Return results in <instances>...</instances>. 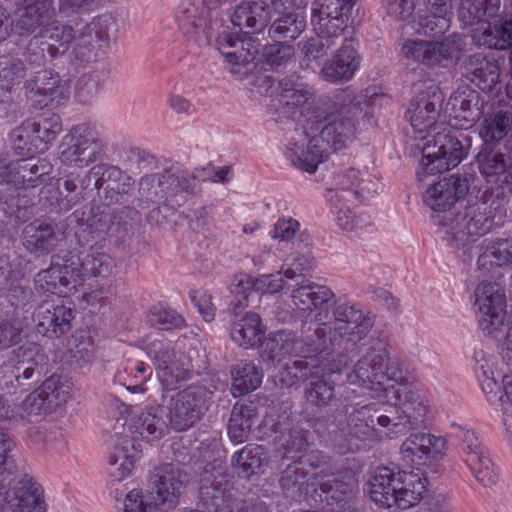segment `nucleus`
I'll return each instance as SVG.
<instances>
[{
    "label": "nucleus",
    "instance_id": "423d86ee",
    "mask_svg": "<svg viewBox=\"0 0 512 512\" xmlns=\"http://www.w3.org/2000/svg\"><path fill=\"white\" fill-rule=\"evenodd\" d=\"M366 329L367 326L357 328L356 331L350 330V333L344 332L341 343L337 340L344 348L338 350L337 347H331V350L325 351L327 355L324 353L318 355L317 351L309 356H299L300 358L291 364L287 363L277 376L278 383L282 388H290L314 375L316 373L315 369H321L324 373L341 372L359 355L362 349L361 338L364 336Z\"/></svg>",
    "mask_w": 512,
    "mask_h": 512
},
{
    "label": "nucleus",
    "instance_id": "603ef678",
    "mask_svg": "<svg viewBox=\"0 0 512 512\" xmlns=\"http://www.w3.org/2000/svg\"><path fill=\"white\" fill-rule=\"evenodd\" d=\"M232 394L238 397L256 390L262 383L263 371L252 361H241L231 370Z\"/></svg>",
    "mask_w": 512,
    "mask_h": 512
},
{
    "label": "nucleus",
    "instance_id": "a18cd8bd",
    "mask_svg": "<svg viewBox=\"0 0 512 512\" xmlns=\"http://www.w3.org/2000/svg\"><path fill=\"white\" fill-rule=\"evenodd\" d=\"M68 261H72V265L76 268L75 270L79 272V285L85 278H106L112 274L115 267L112 257L103 252H91L84 259L70 255L68 256Z\"/></svg>",
    "mask_w": 512,
    "mask_h": 512
},
{
    "label": "nucleus",
    "instance_id": "72a5a7b5",
    "mask_svg": "<svg viewBox=\"0 0 512 512\" xmlns=\"http://www.w3.org/2000/svg\"><path fill=\"white\" fill-rule=\"evenodd\" d=\"M72 261L67 258L62 259V263L52 262L50 267L38 272L34 278L35 285L38 290L44 293H57L58 286L73 287L79 285V272Z\"/></svg>",
    "mask_w": 512,
    "mask_h": 512
},
{
    "label": "nucleus",
    "instance_id": "2f4dec72",
    "mask_svg": "<svg viewBox=\"0 0 512 512\" xmlns=\"http://www.w3.org/2000/svg\"><path fill=\"white\" fill-rule=\"evenodd\" d=\"M321 490L331 512H356L354 496L357 481L354 477H335L323 482Z\"/></svg>",
    "mask_w": 512,
    "mask_h": 512
},
{
    "label": "nucleus",
    "instance_id": "4be33fe9",
    "mask_svg": "<svg viewBox=\"0 0 512 512\" xmlns=\"http://www.w3.org/2000/svg\"><path fill=\"white\" fill-rule=\"evenodd\" d=\"M327 156L326 146L322 145L316 134L308 130L302 131L286 152L287 159L294 167L308 173H314Z\"/></svg>",
    "mask_w": 512,
    "mask_h": 512
},
{
    "label": "nucleus",
    "instance_id": "5701e85b",
    "mask_svg": "<svg viewBox=\"0 0 512 512\" xmlns=\"http://www.w3.org/2000/svg\"><path fill=\"white\" fill-rule=\"evenodd\" d=\"M456 42L447 37L440 42L424 40H408L402 46L405 58L421 63L428 67L443 65L450 60L456 52Z\"/></svg>",
    "mask_w": 512,
    "mask_h": 512
},
{
    "label": "nucleus",
    "instance_id": "7c9ffc66",
    "mask_svg": "<svg viewBox=\"0 0 512 512\" xmlns=\"http://www.w3.org/2000/svg\"><path fill=\"white\" fill-rule=\"evenodd\" d=\"M361 58L354 47L343 44L331 59H326L321 69L322 78L330 83L351 80L359 69Z\"/></svg>",
    "mask_w": 512,
    "mask_h": 512
},
{
    "label": "nucleus",
    "instance_id": "e2e57ef3",
    "mask_svg": "<svg viewBox=\"0 0 512 512\" xmlns=\"http://www.w3.org/2000/svg\"><path fill=\"white\" fill-rule=\"evenodd\" d=\"M60 81L61 79L58 74L44 69L37 71L32 78L28 79L25 83V88L29 93L49 96L53 99L59 88Z\"/></svg>",
    "mask_w": 512,
    "mask_h": 512
},
{
    "label": "nucleus",
    "instance_id": "4d7b16f0",
    "mask_svg": "<svg viewBox=\"0 0 512 512\" xmlns=\"http://www.w3.org/2000/svg\"><path fill=\"white\" fill-rule=\"evenodd\" d=\"M512 129V113L507 111H499L485 117L480 129V136L483 144L501 143V140Z\"/></svg>",
    "mask_w": 512,
    "mask_h": 512
},
{
    "label": "nucleus",
    "instance_id": "6ab92c4d",
    "mask_svg": "<svg viewBox=\"0 0 512 512\" xmlns=\"http://www.w3.org/2000/svg\"><path fill=\"white\" fill-rule=\"evenodd\" d=\"M442 103V92L437 86L431 85L411 99L406 117L417 132H428L437 122Z\"/></svg>",
    "mask_w": 512,
    "mask_h": 512
},
{
    "label": "nucleus",
    "instance_id": "ddd939ff",
    "mask_svg": "<svg viewBox=\"0 0 512 512\" xmlns=\"http://www.w3.org/2000/svg\"><path fill=\"white\" fill-rule=\"evenodd\" d=\"M475 306L479 311L481 330L493 338L504 325L506 299L500 285L492 282H481L475 290Z\"/></svg>",
    "mask_w": 512,
    "mask_h": 512
},
{
    "label": "nucleus",
    "instance_id": "09e8293b",
    "mask_svg": "<svg viewBox=\"0 0 512 512\" xmlns=\"http://www.w3.org/2000/svg\"><path fill=\"white\" fill-rule=\"evenodd\" d=\"M501 0H464L458 13L464 26H484L487 18L502 13Z\"/></svg>",
    "mask_w": 512,
    "mask_h": 512
},
{
    "label": "nucleus",
    "instance_id": "412c9836",
    "mask_svg": "<svg viewBox=\"0 0 512 512\" xmlns=\"http://www.w3.org/2000/svg\"><path fill=\"white\" fill-rule=\"evenodd\" d=\"M154 361L157 375L164 390L177 388L180 382L192 375L190 358L183 352H176L169 346L160 347L155 351Z\"/></svg>",
    "mask_w": 512,
    "mask_h": 512
},
{
    "label": "nucleus",
    "instance_id": "473e14b6",
    "mask_svg": "<svg viewBox=\"0 0 512 512\" xmlns=\"http://www.w3.org/2000/svg\"><path fill=\"white\" fill-rule=\"evenodd\" d=\"M385 414H378L374 404L354 409L347 420L348 441L353 443L351 452L361 448V444L374 436L375 422Z\"/></svg>",
    "mask_w": 512,
    "mask_h": 512
},
{
    "label": "nucleus",
    "instance_id": "7ed1b4c3",
    "mask_svg": "<svg viewBox=\"0 0 512 512\" xmlns=\"http://www.w3.org/2000/svg\"><path fill=\"white\" fill-rule=\"evenodd\" d=\"M335 321L333 324H322L320 328H312L310 325L302 329L300 338H295L290 330H280L270 333L261 342L260 357L264 364L275 366L280 363L286 354L294 353L297 356H309L318 351L325 354L331 347L342 348L337 342L342 341L344 332L364 328L366 325L361 313H357L352 307L338 306L334 311Z\"/></svg>",
    "mask_w": 512,
    "mask_h": 512
},
{
    "label": "nucleus",
    "instance_id": "a211bd4d",
    "mask_svg": "<svg viewBox=\"0 0 512 512\" xmlns=\"http://www.w3.org/2000/svg\"><path fill=\"white\" fill-rule=\"evenodd\" d=\"M67 147L61 152V161L83 166L94 162L103 152V144L86 126H75L65 137Z\"/></svg>",
    "mask_w": 512,
    "mask_h": 512
},
{
    "label": "nucleus",
    "instance_id": "c85d7f7f",
    "mask_svg": "<svg viewBox=\"0 0 512 512\" xmlns=\"http://www.w3.org/2000/svg\"><path fill=\"white\" fill-rule=\"evenodd\" d=\"M73 312L63 305L40 304L33 313L37 333L57 338L71 329Z\"/></svg>",
    "mask_w": 512,
    "mask_h": 512
},
{
    "label": "nucleus",
    "instance_id": "bf43d9fd",
    "mask_svg": "<svg viewBox=\"0 0 512 512\" xmlns=\"http://www.w3.org/2000/svg\"><path fill=\"white\" fill-rule=\"evenodd\" d=\"M117 18L112 13H104L95 17L83 29L96 39L100 46L108 47L112 38L118 33Z\"/></svg>",
    "mask_w": 512,
    "mask_h": 512
},
{
    "label": "nucleus",
    "instance_id": "9b49d317",
    "mask_svg": "<svg viewBox=\"0 0 512 512\" xmlns=\"http://www.w3.org/2000/svg\"><path fill=\"white\" fill-rule=\"evenodd\" d=\"M214 390L202 384H190L173 395L168 417L176 431H184L197 423L213 402Z\"/></svg>",
    "mask_w": 512,
    "mask_h": 512
},
{
    "label": "nucleus",
    "instance_id": "864d4df0",
    "mask_svg": "<svg viewBox=\"0 0 512 512\" xmlns=\"http://www.w3.org/2000/svg\"><path fill=\"white\" fill-rule=\"evenodd\" d=\"M73 42L74 46L69 55V60L75 68H83L96 62L101 56L100 52L105 49L83 28L76 35Z\"/></svg>",
    "mask_w": 512,
    "mask_h": 512
},
{
    "label": "nucleus",
    "instance_id": "a878e982",
    "mask_svg": "<svg viewBox=\"0 0 512 512\" xmlns=\"http://www.w3.org/2000/svg\"><path fill=\"white\" fill-rule=\"evenodd\" d=\"M446 440L429 432L411 433L401 446L403 457L416 465L437 461L442 457Z\"/></svg>",
    "mask_w": 512,
    "mask_h": 512
},
{
    "label": "nucleus",
    "instance_id": "ea45409f",
    "mask_svg": "<svg viewBox=\"0 0 512 512\" xmlns=\"http://www.w3.org/2000/svg\"><path fill=\"white\" fill-rule=\"evenodd\" d=\"M396 479H398V472L388 467L378 468L368 482L371 500L383 508L396 507L397 492H399Z\"/></svg>",
    "mask_w": 512,
    "mask_h": 512
},
{
    "label": "nucleus",
    "instance_id": "f8f14e48",
    "mask_svg": "<svg viewBox=\"0 0 512 512\" xmlns=\"http://www.w3.org/2000/svg\"><path fill=\"white\" fill-rule=\"evenodd\" d=\"M188 482L178 465L166 463L156 467L148 478V497L154 506L167 511L177 506Z\"/></svg>",
    "mask_w": 512,
    "mask_h": 512
},
{
    "label": "nucleus",
    "instance_id": "58836bf2",
    "mask_svg": "<svg viewBox=\"0 0 512 512\" xmlns=\"http://www.w3.org/2000/svg\"><path fill=\"white\" fill-rule=\"evenodd\" d=\"M268 461L267 449L264 446L248 444L233 454L231 466L239 477L250 479L263 473Z\"/></svg>",
    "mask_w": 512,
    "mask_h": 512
},
{
    "label": "nucleus",
    "instance_id": "4468645a",
    "mask_svg": "<svg viewBox=\"0 0 512 512\" xmlns=\"http://www.w3.org/2000/svg\"><path fill=\"white\" fill-rule=\"evenodd\" d=\"M199 497L210 512H230L233 506L230 475L222 465L209 463L201 475Z\"/></svg>",
    "mask_w": 512,
    "mask_h": 512
},
{
    "label": "nucleus",
    "instance_id": "37998d69",
    "mask_svg": "<svg viewBox=\"0 0 512 512\" xmlns=\"http://www.w3.org/2000/svg\"><path fill=\"white\" fill-rule=\"evenodd\" d=\"M396 485L399 490L396 507L401 510L418 504L423 499L424 493L427 492V478L419 472L398 471Z\"/></svg>",
    "mask_w": 512,
    "mask_h": 512
},
{
    "label": "nucleus",
    "instance_id": "de8ad7c7",
    "mask_svg": "<svg viewBox=\"0 0 512 512\" xmlns=\"http://www.w3.org/2000/svg\"><path fill=\"white\" fill-rule=\"evenodd\" d=\"M257 416V408L253 403H235L228 423L230 440L234 443L245 442Z\"/></svg>",
    "mask_w": 512,
    "mask_h": 512
},
{
    "label": "nucleus",
    "instance_id": "b1692460",
    "mask_svg": "<svg viewBox=\"0 0 512 512\" xmlns=\"http://www.w3.org/2000/svg\"><path fill=\"white\" fill-rule=\"evenodd\" d=\"M476 158L479 171L486 181L498 184L512 165V140L483 144Z\"/></svg>",
    "mask_w": 512,
    "mask_h": 512
},
{
    "label": "nucleus",
    "instance_id": "393cba45",
    "mask_svg": "<svg viewBox=\"0 0 512 512\" xmlns=\"http://www.w3.org/2000/svg\"><path fill=\"white\" fill-rule=\"evenodd\" d=\"M311 427L325 442L337 448L339 453L351 452L353 443L348 441L347 418L343 409L336 408L314 418Z\"/></svg>",
    "mask_w": 512,
    "mask_h": 512
},
{
    "label": "nucleus",
    "instance_id": "dca6fc26",
    "mask_svg": "<svg viewBox=\"0 0 512 512\" xmlns=\"http://www.w3.org/2000/svg\"><path fill=\"white\" fill-rule=\"evenodd\" d=\"M8 485L0 504L2 512H46L43 490L31 476L18 475Z\"/></svg>",
    "mask_w": 512,
    "mask_h": 512
},
{
    "label": "nucleus",
    "instance_id": "4c0bfd02",
    "mask_svg": "<svg viewBox=\"0 0 512 512\" xmlns=\"http://www.w3.org/2000/svg\"><path fill=\"white\" fill-rule=\"evenodd\" d=\"M463 66L466 77L483 91H491L499 80L496 61L481 53L469 55Z\"/></svg>",
    "mask_w": 512,
    "mask_h": 512
},
{
    "label": "nucleus",
    "instance_id": "e433bc0d",
    "mask_svg": "<svg viewBox=\"0 0 512 512\" xmlns=\"http://www.w3.org/2000/svg\"><path fill=\"white\" fill-rule=\"evenodd\" d=\"M55 15L52 0H27L19 18L16 20L15 29L21 36H28L37 28H43Z\"/></svg>",
    "mask_w": 512,
    "mask_h": 512
},
{
    "label": "nucleus",
    "instance_id": "bb28decb",
    "mask_svg": "<svg viewBox=\"0 0 512 512\" xmlns=\"http://www.w3.org/2000/svg\"><path fill=\"white\" fill-rule=\"evenodd\" d=\"M431 8L419 13L413 21V29L422 36L438 37L446 33L451 25L454 0H426Z\"/></svg>",
    "mask_w": 512,
    "mask_h": 512
},
{
    "label": "nucleus",
    "instance_id": "69168bd1",
    "mask_svg": "<svg viewBox=\"0 0 512 512\" xmlns=\"http://www.w3.org/2000/svg\"><path fill=\"white\" fill-rule=\"evenodd\" d=\"M36 141L32 129L27 127V120L10 134L12 148L18 156L32 158L38 151H41L35 143Z\"/></svg>",
    "mask_w": 512,
    "mask_h": 512
},
{
    "label": "nucleus",
    "instance_id": "774afa93",
    "mask_svg": "<svg viewBox=\"0 0 512 512\" xmlns=\"http://www.w3.org/2000/svg\"><path fill=\"white\" fill-rule=\"evenodd\" d=\"M232 296L230 304L234 309L247 306L249 295L255 291L254 277L247 274H238L233 277L229 285Z\"/></svg>",
    "mask_w": 512,
    "mask_h": 512
},
{
    "label": "nucleus",
    "instance_id": "79ce46f5",
    "mask_svg": "<svg viewBox=\"0 0 512 512\" xmlns=\"http://www.w3.org/2000/svg\"><path fill=\"white\" fill-rule=\"evenodd\" d=\"M265 334L261 318L257 313L247 312L243 316L235 314L231 322V339L241 347L250 348L262 342Z\"/></svg>",
    "mask_w": 512,
    "mask_h": 512
},
{
    "label": "nucleus",
    "instance_id": "f257e3e1",
    "mask_svg": "<svg viewBox=\"0 0 512 512\" xmlns=\"http://www.w3.org/2000/svg\"><path fill=\"white\" fill-rule=\"evenodd\" d=\"M474 173L453 174L429 186L423 194V201L433 211L434 223L438 226L443 241L471 259L474 244L489 233L495 224V218L504 214L502 202L494 199L470 202Z\"/></svg>",
    "mask_w": 512,
    "mask_h": 512
},
{
    "label": "nucleus",
    "instance_id": "39448f33",
    "mask_svg": "<svg viewBox=\"0 0 512 512\" xmlns=\"http://www.w3.org/2000/svg\"><path fill=\"white\" fill-rule=\"evenodd\" d=\"M369 110L370 102L366 97L349 93L317 113L308 130L318 136L327 150H342L354 138L355 121L368 117Z\"/></svg>",
    "mask_w": 512,
    "mask_h": 512
},
{
    "label": "nucleus",
    "instance_id": "f03ea898",
    "mask_svg": "<svg viewBox=\"0 0 512 512\" xmlns=\"http://www.w3.org/2000/svg\"><path fill=\"white\" fill-rule=\"evenodd\" d=\"M349 383L367 389L384 390L386 381H393L394 396L399 407L378 418V424L392 435H405L419 428L424 422L428 407L417 387L405 378L402 363L391 358L385 345L377 341L370 346L348 373Z\"/></svg>",
    "mask_w": 512,
    "mask_h": 512
},
{
    "label": "nucleus",
    "instance_id": "680f3d73",
    "mask_svg": "<svg viewBox=\"0 0 512 512\" xmlns=\"http://www.w3.org/2000/svg\"><path fill=\"white\" fill-rule=\"evenodd\" d=\"M304 397L311 406L325 408L335 400V385L324 378L313 380L305 388Z\"/></svg>",
    "mask_w": 512,
    "mask_h": 512
},
{
    "label": "nucleus",
    "instance_id": "9d476101",
    "mask_svg": "<svg viewBox=\"0 0 512 512\" xmlns=\"http://www.w3.org/2000/svg\"><path fill=\"white\" fill-rule=\"evenodd\" d=\"M293 286V290L291 292V300L294 307L301 312L312 313L315 312L314 319L316 322L315 328H320L322 324H333L335 321L334 311L338 306L344 305L348 307H352L357 313H361L362 317L365 321L367 329L364 333V336L361 338V342L365 340V338L370 333L374 322L372 318L369 316V313L365 312L361 308H359L355 304L350 303H335L332 309V317L328 320V308L330 306V302L334 298V293L331 289L326 286L316 284L314 282H307L305 284L296 282L294 285H288L287 287ZM363 345V343H361Z\"/></svg>",
    "mask_w": 512,
    "mask_h": 512
},
{
    "label": "nucleus",
    "instance_id": "5fc2aeb1",
    "mask_svg": "<svg viewBox=\"0 0 512 512\" xmlns=\"http://www.w3.org/2000/svg\"><path fill=\"white\" fill-rule=\"evenodd\" d=\"M512 259V239H497L485 241L480 246V255L477 259L479 269H488L492 266H503Z\"/></svg>",
    "mask_w": 512,
    "mask_h": 512
},
{
    "label": "nucleus",
    "instance_id": "f704fd0d",
    "mask_svg": "<svg viewBox=\"0 0 512 512\" xmlns=\"http://www.w3.org/2000/svg\"><path fill=\"white\" fill-rule=\"evenodd\" d=\"M270 19V7L263 0L241 2L230 17L232 25L240 30L248 29L247 34L261 32Z\"/></svg>",
    "mask_w": 512,
    "mask_h": 512
},
{
    "label": "nucleus",
    "instance_id": "2eb2a0df",
    "mask_svg": "<svg viewBox=\"0 0 512 512\" xmlns=\"http://www.w3.org/2000/svg\"><path fill=\"white\" fill-rule=\"evenodd\" d=\"M94 178V188L103 189L106 205L128 203L133 195L135 181L125 171L114 165L100 163L88 171Z\"/></svg>",
    "mask_w": 512,
    "mask_h": 512
},
{
    "label": "nucleus",
    "instance_id": "c03bdc74",
    "mask_svg": "<svg viewBox=\"0 0 512 512\" xmlns=\"http://www.w3.org/2000/svg\"><path fill=\"white\" fill-rule=\"evenodd\" d=\"M25 77L23 62L15 57H0V105L8 107L16 112V104L13 101L11 90Z\"/></svg>",
    "mask_w": 512,
    "mask_h": 512
},
{
    "label": "nucleus",
    "instance_id": "cd10ccee",
    "mask_svg": "<svg viewBox=\"0 0 512 512\" xmlns=\"http://www.w3.org/2000/svg\"><path fill=\"white\" fill-rule=\"evenodd\" d=\"M472 37L479 46L505 50L512 46V19L503 9L495 17L487 18L484 26L476 28Z\"/></svg>",
    "mask_w": 512,
    "mask_h": 512
},
{
    "label": "nucleus",
    "instance_id": "49530a36",
    "mask_svg": "<svg viewBox=\"0 0 512 512\" xmlns=\"http://www.w3.org/2000/svg\"><path fill=\"white\" fill-rule=\"evenodd\" d=\"M38 34L47 43L45 47L48 48V55L51 59L66 53L76 37L72 26L58 21L47 24L41 28Z\"/></svg>",
    "mask_w": 512,
    "mask_h": 512
},
{
    "label": "nucleus",
    "instance_id": "1a4fd4ad",
    "mask_svg": "<svg viewBox=\"0 0 512 512\" xmlns=\"http://www.w3.org/2000/svg\"><path fill=\"white\" fill-rule=\"evenodd\" d=\"M14 363L4 375V386L11 393H24L43 382L49 372V358L44 349L27 342L13 351Z\"/></svg>",
    "mask_w": 512,
    "mask_h": 512
},
{
    "label": "nucleus",
    "instance_id": "6e6552de",
    "mask_svg": "<svg viewBox=\"0 0 512 512\" xmlns=\"http://www.w3.org/2000/svg\"><path fill=\"white\" fill-rule=\"evenodd\" d=\"M425 138L421 166L423 172L431 175L456 167L471 146L470 137L461 131H442Z\"/></svg>",
    "mask_w": 512,
    "mask_h": 512
},
{
    "label": "nucleus",
    "instance_id": "a19ab883",
    "mask_svg": "<svg viewBox=\"0 0 512 512\" xmlns=\"http://www.w3.org/2000/svg\"><path fill=\"white\" fill-rule=\"evenodd\" d=\"M262 82L267 85L266 93L270 96H273L275 91L279 90V108L289 116H293L296 113V110L302 107L310 96V93L307 90L296 83L278 81L277 86L274 87L275 81L269 76H264L262 78Z\"/></svg>",
    "mask_w": 512,
    "mask_h": 512
},
{
    "label": "nucleus",
    "instance_id": "0eeeda50",
    "mask_svg": "<svg viewBox=\"0 0 512 512\" xmlns=\"http://www.w3.org/2000/svg\"><path fill=\"white\" fill-rule=\"evenodd\" d=\"M168 414L162 405L151 407L133 417L129 423V435H120L114 444V452L109 458L111 465L119 461L118 470L121 478L127 476L141 452L140 444L135 443L136 438L153 441L162 438L168 430Z\"/></svg>",
    "mask_w": 512,
    "mask_h": 512
},
{
    "label": "nucleus",
    "instance_id": "13d9d810",
    "mask_svg": "<svg viewBox=\"0 0 512 512\" xmlns=\"http://www.w3.org/2000/svg\"><path fill=\"white\" fill-rule=\"evenodd\" d=\"M308 471L297 460L287 465L281 472L279 485L281 489L292 497L300 496L308 487Z\"/></svg>",
    "mask_w": 512,
    "mask_h": 512
},
{
    "label": "nucleus",
    "instance_id": "20e7f679",
    "mask_svg": "<svg viewBox=\"0 0 512 512\" xmlns=\"http://www.w3.org/2000/svg\"><path fill=\"white\" fill-rule=\"evenodd\" d=\"M175 22L187 46L199 50L211 44L216 39L217 49L227 62L247 67L242 56L246 47L242 39L233 34L220 32L223 19L217 9L206 5L204 0H180L174 14Z\"/></svg>",
    "mask_w": 512,
    "mask_h": 512
},
{
    "label": "nucleus",
    "instance_id": "338daca9",
    "mask_svg": "<svg viewBox=\"0 0 512 512\" xmlns=\"http://www.w3.org/2000/svg\"><path fill=\"white\" fill-rule=\"evenodd\" d=\"M335 39L337 37H324L317 34V37H312L299 43L306 65L308 66L309 62L318 61L327 56L329 51L335 46Z\"/></svg>",
    "mask_w": 512,
    "mask_h": 512
},
{
    "label": "nucleus",
    "instance_id": "c756f323",
    "mask_svg": "<svg viewBox=\"0 0 512 512\" xmlns=\"http://www.w3.org/2000/svg\"><path fill=\"white\" fill-rule=\"evenodd\" d=\"M163 203L171 209L183 206L194 194L195 175L176 167L162 171Z\"/></svg>",
    "mask_w": 512,
    "mask_h": 512
},
{
    "label": "nucleus",
    "instance_id": "f3484780",
    "mask_svg": "<svg viewBox=\"0 0 512 512\" xmlns=\"http://www.w3.org/2000/svg\"><path fill=\"white\" fill-rule=\"evenodd\" d=\"M357 0H315L311 21L319 36L339 37L347 28L348 19Z\"/></svg>",
    "mask_w": 512,
    "mask_h": 512
},
{
    "label": "nucleus",
    "instance_id": "c9c22d12",
    "mask_svg": "<svg viewBox=\"0 0 512 512\" xmlns=\"http://www.w3.org/2000/svg\"><path fill=\"white\" fill-rule=\"evenodd\" d=\"M26 248L30 252L48 253L61 240V231L54 221L35 220L23 231Z\"/></svg>",
    "mask_w": 512,
    "mask_h": 512
},
{
    "label": "nucleus",
    "instance_id": "052dcab7",
    "mask_svg": "<svg viewBox=\"0 0 512 512\" xmlns=\"http://www.w3.org/2000/svg\"><path fill=\"white\" fill-rule=\"evenodd\" d=\"M87 228L93 240L99 241L108 233H119L121 223L116 214L110 210H102L99 212H92V215L87 220Z\"/></svg>",
    "mask_w": 512,
    "mask_h": 512
},
{
    "label": "nucleus",
    "instance_id": "6e6d98bb",
    "mask_svg": "<svg viewBox=\"0 0 512 512\" xmlns=\"http://www.w3.org/2000/svg\"><path fill=\"white\" fill-rule=\"evenodd\" d=\"M452 435L457 440V447L463 461L467 464L488 453L482 442L473 430L465 426L453 424Z\"/></svg>",
    "mask_w": 512,
    "mask_h": 512
},
{
    "label": "nucleus",
    "instance_id": "aec40b11",
    "mask_svg": "<svg viewBox=\"0 0 512 512\" xmlns=\"http://www.w3.org/2000/svg\"><path fill=\"white\" fill-rule=\"evenodd\" d=\"M69 385L57 374H52L33 390L23 401L28 414H50L66 402Z\"/></svg>",
    "mask_w": 512,
    "mask_h": 512
},
{
    "label": "nucleus",
    "instance_id": "8fccbe9b",
    "mask_svg": "<svg viewBox=\"0 0 512 512\" xmlns=\"http://www.w3.org/2000/svg\"><path fill=\"white\" fill-rule=\"evenodd\" d=\"M306 29L304 11H289L279 15L269 27V36L275 41H293Z\"/></svg>",
    "mask_w": 512,
    "mask_h": 512
},
{
    "label": "nucleus",
    "instance_id": "3c124183",
    "mask_svg": "<svg viewBox=\"0 0 512 512\" xmlns=\"http://www.w3.org/2000/svg\"><path fill=\"white\" fill-rule=\"evenodd\" d=\"M454 117L462 119L470 125L480 119L483 101L475 90L465 89L454 93L448 102Z\"/></svg>",
    "mask_w": 512,
    "mask_h": 512
},
{
    "label": "nucleus",
    "instance_id": "0e129e2a",
    "mask_svg": "<svg viewBox=\"0 0 512 512\" xmlns=\"http://www.w3.org/2000/svg\"><path fill=\"white\" fill-rule=\"evenodd\" d=\"M27 127L32 129L35 139L43 144V147L40 148L41 151L47 149V144L55 140L62 130L60 117L55 114L45 117L39 122L28 119Z\"/></svg>",
    "mask_w": 512,
    "mask_h": 512
}]
</instances>
